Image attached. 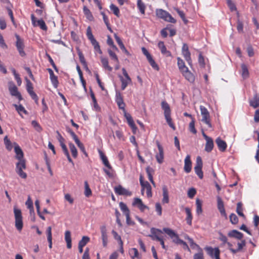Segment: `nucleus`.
Returning a JSON list of instances; mask_svg holds the SVG:
<instances>
[{"instance_id":"f257e3e1","label":"nucleus","mask_w":259,"mask_h":259,"mask_svg":"<svg viewBox=\"0 0 259 259\" xmlns=\"http://www.w3.org/2000/svg\"><path fill=\"white\" fill-rule=\"evenodd\" d=\"M161 108L164 110V117L167 124L173 130H175L176 126L171 118V110L169 105L166 101H163L161 102Z\"/></svg>"},{"instance_id":"f03ea898","label":"nucleus","mask_w":259,"mask_h":259,"mask_svg":"<svg viewBox=\"0 0 259 259\" xmlns=\"http://www.w3.org/2000/svg\"><path fill=\"white\" fill-rule=\"evenodd\" d=\"M116 102L120 110V113L123 114L126 119L127 123L130 125V114L126 112L125 107V104L123 102L122 98L120 94H117L116 95Z\"/></svg>"},{"instance_id":"7ed1b4c3","label":"nucleus","mask_w":259,"mask_h":259,"mask_svg":"<svg viewBox=\"0 0 259 259\" xmlns=\"http://www.w3.org/2000/svg\"><path fill=\"white\" fill-rule=\"evenodd\" d=\"M156 15L158 18L163 19L165 21L172 23H176V20L168 12L161 9L156 10Z\"/></svg>"},{"instance_id":"20e7f679","label":"nucleus","mask_w":259,"mask_h":259,"mask_svg":"<svg viewBox=\"0 0 259 259\" xmlns=\"http://www.w3.org/2000/svg\"><path fill=\"white\" fill-rule=\"evenodd\" d=\"M86 34L88 38L90 40L91 43L93 46L95 51L101 55L102 54V51L100 49L99 44L94 38L90 26L88 27Z\"/></svg>"},{"instance_id":"39448f33","label":"nucleus","mask_w":259,"mask_h":259,"mask_svg":"<svg viewBox=\"0 0 259 259\" xmlns=\"http://www.w3.org/2000/svg\"><path fill=\"white\" fill-rule=\"evenodd\" d=\"M14 213L15 227L19 231H21L23 227V218L21 210L20 209L14 207Z\"/></svg>"},{"instance_id":"423d86ee","label":"nucleus","mask_w":259,"mask_h":259,"mask_svg":"<svg viewBox=\"0 0 259 259\" xmlns=\"http://www.w3.org/2000/svg\"><path fill=\"white\" fill-rule=\"evenodd\" d=\"M26 168V160L25 159L22 160H18L16 165V171L17 174L22 179H25L27 178V175L26 172L23 171V169Z\"/></svg>"},{"instance_id":"0eeeda50","label":"nucleus","mask_w":259,"mask_h":259,"mask_svg":"<svg viewBox=\"0 0 259 259\" xmlns=\"http://www.w3.org/2000/svg\"><path fill=\"white\" fill-rule=\"evenodd\" d=\"M15 36L16 38L15 46L17 50L21 57H25L26 53L24 51L25 45L24 40L17 33L15 34Z\"/></svg>"},{"instance_id":"6e6552de","label":"nucleus","mask_w":259,"mask_h":259,"mask_svg":"<svg viewBox=\"0 0 259 259\" xmlns=\"http://www.w3.org/2000/svg\"><path fill=\"white\" fill-rule=\"evenodd\" d=\"M140 182L142 187L141 193L144 194V191L146 190V195L148 198H150L152 196V188L150 184L147 181H144L142 176H140Z\"/></svg>"},{"instance_id":"1a4fd4ad","label":"nucleus","mask_w":259,"mask_h":259,"mask_svg":"<svg viewBox=\"0 0 259 259\" xmlns=\"http://www.w3.org/2000/svg\"><path fill=\"white\" fill-rule=\"evenodd\" d=\"M200 110L202 115V121L207 124L209 127H211L212 125L210 122V117L208 110L206 108L202 105L200 106Z\"/></svg>"},{"instance_id":"9d476101","label":"nucleus","mask_w":259,"mask_h":259,"mask_svg":"<svg viewBox=\"0 0 259 259\" xmlns=\"http://www.w3.org/2000/svg\"><path fill=\"white\" fill-rule=\"evenodd\" d=\"M207 254L212 259L220 258V250L218 247L213 248L211 246H206L204 248Z\"/></svg>"},{"instance_id":"9b49d317","label":"nucleus","mask_w":259,"mask_h":259,"mask_svg":"<svg viewBox=\"0 0 259 259\" xmlns=\"http://www.w3.org/2000/svg\"><path fill=\"white\" fill-rule=\"evenodd\" d=\"M26 90L30 96L31 98L34 100L35 103L38 104V98L37 95L33 91V87L32 83L27 78H26Z\"/></svg>"},{"instance_id":"f8f14e48","label":"nucleus","mask_w":259,"mask_h":259,"mask_svg":"<svg viewBox=\"0 0 259 259\" xmlns=\"http://www.w3.org/2000/svg\"><path fill=\"white\" fill-rule=\"evenodd\" d=\"M202 166L203 163L201 157L197 156L196 158V165L194 167V170L200 179H202L203 178V173L202 170Z\"/></svg>"},{"instance_id":"ddd939ff","label":"nucleus","mask_w":259,"mask_h":259,"mask_svg":"<svg viewBox=\"0 0 259 259\" xmlns=\"http://www.w3.org/2000/svg\"><path fill=\"white\" fill-rule=\"evenodd\" d=\"M182 53L186 61L188 64L192 66V61L191 58V53L189 50L188 46L186 44H184L182 49Z\"/></svg>"},{"instance_id":"4468645a","label":"nucleus","mask_w":259,"mask_h":259,"mask_svg":"<svg viewBox=\"0 0 259 259\" xmlns=\"http://www.w3.org/2000/svg\"><path fill=\"white\" fill-rule=\"evenodd\" d=\"M31 20L33 26H39L41 29L45 31H47L48 30V27L42 19H39L36 21L34 15L33 14H31Z\"/></svg>"},{"instance_id":"2eb2a0df","label":"nucleus","mask_w":259,"mask_h":259,"mask_svg":"<svg viewBox=\"0 0 259 259\" xmlns=\"http://www.w3.org/2000/svg\"><path fill=\"white\" fill-rule=\"evenodd\" d=\"M202 136L206 141L205 150L207 152H210L214 147L213 140L211 138L207 136L203 131H202Z\"/></svg>"},{"instance_id":"dca6fc26","label":"nucleus","mask_w":259,"mask_h":259,"mask_svg":"<svg viewBox=\"0 0 259 259\" xmlns=\"http://www.w3.org/2000/svg\"><path fill=\"white\" fill-rule=\"evenodd\" d=\"M132 205L133 206L138 208L142 212L146 209H148V207L144 204L142 199L139 198H134Z\"/></svg>"},{"instance_id":"f3484780","label":"nucleus","mask_w":259,"mask_h":259,"mask_svg":"<svg viewBox=\"0 0 259 259\" xmlns=\"http://www.w3.org/2000/svg\"><path fill=\"white\" fill-rule=\"evenodd\" d=\"M151 234L149 235V237L153 240L158 241L162 237L160 236V234L162 233V231L158 229H155L152 228L151 229Z\"/></svg>"},{"instance_id":"a211bd4d","label":"nucleus","mask_w":259,"mask_h":259,"mask_svg":"<svg viewBox=\"0 0 259 259\" xmlns=\"http://www.w3.org/2000/svg\"><path fill=\"white\" fill-rule=\"evenodd\" d=\"M185 78L191 83H194L195 80V76L189 69L181 73Z\"/></svg>"},{"instance_id":"6ab92c4d","label":"nucleus","mask_w":259,"mask_h":259,"mask_svg":"<svg viewBox=\"0 0 259 259\" xmlns=\"http://www.w3.org/2000/svg\"><path fill=\"white\" fill-rule=\"evenodd\" d=\"M122 73L125 78H124L122 76H120V80L121 82V90H124L125 88L127 86V81L130 79V77L127 72L124 68L122 69Z\"/></svg>"},{"instance_id":"aec40b11","label":"nucleus","mask_w":259,"mask_h":259,"mask_svg":"<svg viewBox=\"0 0 259 259\" xmlns=\"http://www.w3.org/2000/svg\"><path fill=\"white\" fill-rule=\"evenodd\" d=\"M9 90L10 94L12 96H14L17 98L19 101H21L23 99L20 93L18 91V88L16 85H13V86L10 87Z\"/></svg>"},{"instance_id":"412c9836","label":"nucleus","mask_w":259,"mask_h":259,"mask_svg":"<svg viewBox=\"0 0 259 259\" xmlns=\"http://www.w3.org/2000/svg\"><path fill=\"white\" fill-rule=\"evenodd\" d=\"M157 147L158 149L159 152L157 153L155 155V157L156 160L158 163L159 164L162 163L163 162L164 159V152L162 147L160 145L159 143H157Z\"/></svg>"},{"instance_id":"4be33fe9","label":"nucleus","mask_w":259,"mask_h":259,"mask_svg":"<svg viewBox=\"0 0 259 259\" xmlns=\"http://www.w3.org/2000/svg\"><path fill=\"white\" fill-rule=\"evenodd\" d=\"M14 144L15 145L14 150L16 153V158L18 160L25 159L23 152L20 146L16 143H14Z\"/></svg>"},{"instance_id":"5701e85b","label":"nucleus","mask_w":259,"mask_h":259,"mask_svg":"<svg viewBox=\"0 0 259 259\" xmlns=\"http://www.w3.org/2000/svg\"><path fill=\"white\" fill-rule=\"evenodd\" d=\"M192 169V162L191 157L189 155H187L184 160V171L187 173H189Z\"/></svg>"},{"instance_id":"b1692460","label":"nucleus","mask_w":259,"mask_h":259,"mask_svg":"<svg viewBox=\"0 0 259 259\" xmlns=\"http://www.w3.org/2000/svg\"><path fill=\"white\" fill-rule=\"evenodd\" d=\"M158 47L163 55H164L167 57H170L171 56L170 52L167 50L163 41H160L158 43Z\"/></svg>"},{"instance_id":"393cba45","label":"nucleus","mask_w":259,"mask_h":259,"mask_svg":"<svg viewBox=\"0 0 259 259\" xmlns=\"http://www.w3.org/2000/svg\"><path fill=\"white\" fill-rule=\"evenodd\" d=\"M114 190L115 193L119 195L127 196L130 195V192L120 185L115 187Z\"/></svg>"},{"instance_id":"a878e982","label":"nucleus","mask_w":259,"mask_h":259,"mask_svg":"<svg viewBox=\"0 0 259 259\" xmlns=\"http://www.w3.org/2000/svg\"><path fill=\"white\" fill-rule=\"evenodd\" d=\"M218 208L221 214L227 218V214L226 213L225 209L224 207V202L221 197H218Z\"/></svg>"},{"instance_id":"bb28decb","label":"nucleus","mask_w":259,"mask_h":259,"mask_svg":"<svg viewBox=\"0 0 259 259\" xmlns=\"http://www.w3.org/2000/svg\"><path fill=\"white\" fill-rule=\"evenodd\" d=\"M215 143L218 146V149L222 152H224L226 150L227 144L226 142L222 140L221 138L218 137L215 140Z\"/></svg>"},{"instance_id":"cd10ccee","label":"nucleus","mask_w":259,"mask_h":259,"mask_svg":"<svg viewBox=\"0 0 259 259\" xmlns=\"http://www.w3.org/2000/svg\"><path fill=\"white\" fill-rule=\"evenodd\" d=\"M249 105L254 108L259 107V94H255L251 99L249 101Z\"/></svg>"},{"instance_id":"c85d7f7f","label":"nucleus","mask_w":259,"mask_h":259,"mask_svg":"<svg viewBox=\"0 0 259 259\" xmlns=\"http://www.w3.org/2000/svg\"><path fill=\"white\" fill-rule=\"evenodd\" d=\"M119 207L121 210L126 215V223L130 224L129 210L126 205L122 202H120Z\"/></svg>"},{"instance_id":"c756f323","label":"nucleus","mask_w":259,"mask_h":259,"mask_svg":"<svg viewBox=\"0 0 259 259\" xmlns=\"http://www.w3.org/2000/svg\"><path fill=\"white\" fill-rule=\"evenodd\" d=\"M101 233L102 235V239L103 241V245L104 247H106L107 245L108 242V236L107 235L106 226H102L100 227Z\"/></svg>"},{"instance_id":"7c9ffc66","label":"nucleus","mask_w":259,"mask_h":259,"mask_svg":"<svg viewBox=\"0 0 259 259\" xmlns=\"http://www.w3.org/2000/svg\"><path fill=\"white\" fill-rule=\"evenodd\" d=\"M146 173L147 174L148 178L149 180L152 183L153 186L154 187H155L156 184H155L154 181H153V175L154 173V169L152 167H151L150 166H148L146 169Z\"/></svg>"},{"instance_id":"2f4dec72","label":"nucleus","mask_w":259,"mask_h":259,"mask_svg":"<svg viewBox=\"0 0 259 259\" xmlns=\"http://www.w3.org/2000/svg\"><path fill=\"white\" fill-rule=\"evenodd\" d=\"M108 54H109L111 59L115 63V69L116 70H118L119 68V61H118L117 56H116L115 53H114L113 51H112L111 50H108Z\"/></svg>"},{"instance_id":"473e14b6","label":"nucleus","mask_w":259,"mask_h":259,"mask_svg":"<svg viewBox=\"0 0 259 259\" xmlns=\"http://www.w3.org/2000/svg\"><path fill=\"white\" fill-rule=\"evenodd\" d=\"M228 236L230 237H234L238 239H242L243 234L236 230H233L228 233Z\"/></svg>"},{"instance_id":"72a5a7b5","label":"nucleus","mask_w":259,"mask_h":259,"mask_svg":"<svg viewBox=\"0 0 259 259\" xmlns=\"http://www.w3.org/2000/svg\"><path fill=\"white\" fill-rule=\"evenodd\" d=\"M185 210L187 215L186 221L188 225L189 226L192 225V222L193 219V215L191 212V210L189 207H186Z\"/></svg>"},{"instance_id":"f704fd0d","label":"nucleus","mask_w":259,"mask_h":259,"mask_svg":"<svg viewBox=\"0 0 259 259\" xmlns=\"http://www.w3.org/2000/svg\"><path fill=\"white\" fill-rule=\"evenodd\" d=\"M162 196L163 198L162 200V202L163 204L168 203L169 202V196H168V192L166 186H163L162 187Z\"/></svg>"},{"instance_id":"c9c22d12","label":"nucleus","mask_w":259,"mask_h":259,"mask_svg":"<svg viewBox=\"0 0 259 259\" xmlns=\"http://www.w3.org/2000/svg\"><path fill=\"white\" fill-rule=\"evenodd\" d=\"M163 231L172 239L175 238V240H178V239H179V238L178 235L176 234L175 232V231L171 230V229L168 228H164L163 229Z\"/></svg>"},{"instance_id":"e433bc0d","label":"nucleus","mask_w":259,"mask_h":259,"mask_svg":"<svg viewBox=\"0 0 259 259\" xmlns=\"http://www.w3.org/2000/svg\"><path fill=\"white\" fill-rule=\"evenodd\" d=\"M65 240L67 243V247L69 249L71 248L72 247L71 237V232L69 230L66 231L65 232Z\"/></svg>"},{"instance_id":"4c0bfd02","label":"nucleus","mask_w":259,"mask_h":259,"mask_svg":"<svg viewBox=\"0 0 259 259\" xmlns=\"http://www.w3.org/2000/svg\"><path fill=\"white\" fill-rule=\"evenodd\" d=\"M100 60L103 67L105 69L109 71H111L112 70V67L109 65L108 60L107 58L101 56L100 57Z\"/></svg>"},{"instance_id":"58836bf2","label":"nucleus","mask_w":259,"mask_h":259,"mask_svg":"<svg viewBox=\"0 0 259 259\" xmlns=\"http://www.w3.org/2000/svg\"><path fill=\"white\" fill-rule=\"evenodd\" d=\"M177 64L180 72L182 73L185 70H187L188 68L185 65L184 61L180 58H177Z\"/></svg>"},{"instance_id":"ea45409f","label":"nucleus","mask_w":259,"mask_h":259,"mask_svg":"<svg viewBox=\"0 0 259 259\" xmlns=\"http://www.w3.org/2000/svg\"><path fill=\"white\" fill-rule=\"evenodd\" d=\"M137 8L141 14L145 15L146 7L142 0H137Z\"/></svg>"},{"instance_id":"a19ab883","label":"nucleus","mask_w":259,"mask_h":259,"mask_svg":"<svg viewBox=\"0 0 259 259\" xmlns=\"http://www.w3.org/2000/svg\"><path fill=\"white\" fill-rule=\"evenodd\" d=\"M238 247L235 250H232V253L235 254L238 252L241 251L244 246L246 245V241L245 240H242L240 242L237 244Z\"/></svg>"},{"instance_id":"79ce46f5","label":"nucleus","mask_w":259,"mask_h":259,"mask_svg":"<svg viewBox=\"0 0 259 259\" xmlns=\"http://www.w3.org/2000/svg\"><path fill=\"white\" fill-rule=\"evenodd\" d=\"M131 142L136 147V151H137V156L139 159V160L142 162V163H144L145 162V160L144 159H143V158L141 156V155L140 154V152H139V150L138 149V144L136 142V140H135V138L134 136H132V139H131Z\"/></svg>"},{"instance_id":"37998d69","label":"nucleus","mask_w":259,"mask_h":259,"mask_svg":"<svg viewBox=\"0 0 259 259\" xmlns=\"http://www.w3.org/2000/svg\"><path fill=\"white\" fill-rule=\"evenodd\" d=\"M47 235V239L49 242V247L51 249L52 248V228L49 226L47 228L46 231Z\"/></svg>"},{"instance_id":"c03bdc74","label":"nucleus","mask_w":259,"mask_h":259,"mask_svg":"<svg viewBox=\"0 0 259 259\" xmlns=\"http://www.w3.org/2000/svg\"><path fill=\"white\" fill-rule=\"evenodd\" d=\"M83 13L85 15L86 18L90 21L94 20V17L90 11V10L86 7L84 6L83 8Z\"/></svg>"},{"instance_id":"a18cd8bd","label":"nucleus","mask_w":259,"mask_h":259,"mask_svg":"<svg viewBox=\"0 0 259 259\" xmlns=\"http://www.w3.org/2000/svg\"><path fill=\"white\" fill-rule=\"evenodd\" d=\"M173 241L177 244L182 245L183 248L184 249L187 250L188 251L190 250V249L188 244L186 243V242H185L182 239H180V238H179V239H178V240H173Z\"/></svg>"},{"instance_id":"49530a36","label":"nucleus","mask_w":259,"mask_h":259,"mask_svg":"<svg viewBox=\"0 0 259 259\" xmlns=\"http://www.w3.org/2000/svg\"><path fill=\"white\" fill-rule=\"evenodd\" d=\"M184 238L189 241L190 245L192 248H195L197 247V248H199L200 249H201L199 247V245L194 242L193 239L189 237V236L187 234H185L184 235Z\"/></svg>"},{"instance_id":"de8ad7c7","label":"nucleus","mask_w":259,"mask_h":259,"mask_svg":"<svg viewBox=\"0 0 259 259\" xmlns=\"http://www.w3.org/2000/svg\"><path fill=\"white\" fill-rule=\"evenodd\" d=\"M112 234L114 236V238L118 241V243H119V245H120V251L122 253H123V248H122V244H123V243H122V241L121 240L120 236L117 233V232H116L114 230L112 231Z\"/></svg>"},{"instance_id":"09e8293b","label":"nucleus","mask_w":259,"mask_h":259,"mask_svg":"<svg viewBox=\"0 0 259 259\" xmlns=\"http://www.w3.org/2000/svg\"><path fill=\"white\" fill-rule=\"evenodd\" d=\"M242 206L243 204L241 202H238L237 204L236 212L239 216L245 218V215L243 212V209Z\"/></svg>"},{"instance_id":"8fccbe9b","label":"nucleus","mask_w":259,"mask_h":259,"mask_svg":"<svg viewBox=\"0 0 259 259\" xmlns=\"http://www.w3.org/2000/svg\"><path fill=\"white\" fill-rule=\"evenodd\" d=\"M4 144L5 145L6 149L8 151H11L13 148V145L11 141L8 139L7 136H5L4 139Z\"/></svg>"},{"instance_id":"3c124183","label":"nucleus","mask_w":259,"mask_h":259,"mask_svg":"<svg viewBox=\"0 0 259 259\" xmlns=\"http://www.w3.org/2000/svg\"><path fill=\"white\" fill-rule=\"evenodd\" d=\"M242 76L243 78H246L249 76V72L247 66L242 64L241 65Z\"/></svg>"},{"instance_id":"603ef678","label":"nucleus","mask_w":259,"mask_h":259,"mask_svg":"<svg viewBox=\"0 0 259 259\" xmlns=\"http://www.w3.org/2000/svg\"><path fill=\"white\" fill-rule=\"evenodd\" d=\"M69 147L70 150V151L71 152L72 155L74 158H76L78 155L77 150L74 146V145L72 143H70L69 144Z\"/></svg>"},{"instance_id":"864d4df0","label":"nucleus","mask_w":259,"mask_h":259,"mask_svg":"<svg viewBox=\"0 0 259 259\" xmlns=\"http://www.w3.org/2000/svg\"><path fill=\"white\" fill-rule=\"evenodd\" d=\"M92 194L91 189L87 181L84 182V195L86 197H89Z\"/></svg>"},{"instance_id":"5fc2aeb1","label":"nucleus","mask_w":259,"mask_h":259,"mask_svg":"<svg viewBox=\"0 0 259 259\" xmlns=\"http://www.w3.org/2000/svg\"><path fill=\"white\" fill-rule=\"evenodd\" d=\"M147 60L151 67L155 70L158 71L159 70V67L157 63L155 62L154 60L153 59L152 56H151L150 58L147 59Z\"/></svg>"},{"instance_id":"6e6d98bb","label":"nucleus","mask_w":259,"mask_h":259,"mask_svg":"<svg viewBox=\"0 0 259 259\" xmlns=\"http://www.w3.org/2000/svg\"><path fill=\"white\" fill-rule=\"evenodd\" d=\"M101 157L103 163L109 169H111V166L110 165L107 157L103 154V153L100 152Z\"/></svg>"},{"instance_id":"4d7b16f0","label":"nucleus","mask_w":259,"mask_h":259,"mask_svg":"<svg viewBox=\"0 0 259 259\" xmlns=\"http://www.w3.org/2000/svg\"><path fill=\"white\" fill-rule=\"evenodd\" d=\"M51 82L55 88H57L59 84V81L58 80V77L55 74L53 76H50Z\"/></svg>"},{"instance_id":"13d9d810","label":"nucleus","mask_w":259,"mask_h":259,"mask_svg":"<svg viewBox=\"0 0 259 259\" xmlns=\"http://www.w3.org/2000/svg\"><path fill=\"white\" fill-rule=\"evenodd\" d=\"M110 10L113 12V14L117 17L119 16V10L118 8L115 5L112 4L110 6Z\"/></svg>"},{"instance_id":"bf43d9fd","label":"nucleus","mask_w":259,"mask_h":259,"mask_svg":"<svg viewBox=\"0 0 259 259\" xmlns=\"http://www.w3.org/2000/svg\"><path fill=\"white\" fill-rule=\"evenodd\" d=\"M31 124L37 132H41L42 131V128L41 126L36 121L32 120L31 122Z\"/></svg>"},{"instance_id":"052dcab7","label":"nucleus","mask_w":259,"mask_h":259,"mask_svg":"<svg viewBox=\"0 0 259 259\" xmlns=\"http://www.w3.org/2000/svg\"><path fill=\"white\" fill-rule=\"evenodd\" d=\"M196 212L198 214H200L202 212L201 201L197 199L196 201Z\"/></svg>"},{"instance_id":"680f3d73","label":"nucleus","mask_w":259,"mask_h":259,"mask_svg":"<svg viewBox=\"0 0 259 259\" xmlns=\"http://www.w3.org/2000/svg\"><path fill=\"white\" fill-rule=\"evenodd\" d=\"M189 131L194 134L197 133V131L195 128V119H192V120L190 122L189 125Z\"/></svg>"},{"instance_id":"e2e57ef3","label":"nucleus","mask_w":259,"mask_h":259,"mask_svg":"<svg viewBox=\"0 0 259 259\" xmlns=\"http://www.w3.org/2000/svg\"><path fill=\"white\" fill-rule=\"evenodd\" d=\"M95 76L99 86L102 91H104L105 88L104 87L103 83L101 82L100 79L99 75L97 72H95Z\"/></svg>"},{"instance_id":"0e129e2a","label":"nucleus","mask_w":259,"mask_h":259,"mask_svg":"<svg viewBox=\"0 0 259 259\" xmlns=\"http://www.w3.org/2000/svg\"><path fill=\"white\" fill-rule=\"evenodd\" d=\"M90 241V238L88 236H83L81 240L79 241L78 245L84 247Z\"/></svg>"},{"instance_id":"69168bd1","label":"nucleus","mask_w":259,"mask_h":259,"mask_svg":"<svg viewBox=\"0 0 259 259\" xmlns=\"http://www.w3.org/2000/svg\"><path fill=\"white\" fill-rule=\"evenodd\" d=\"M230 220L232 224H237L238 222V218L235 213H231L230 215Z\"/></svg>"},{"instance_id":"338daca9","label":"nucleus","mask_w":259,"mask_h":259,"mask_svg":"<svg viewBox=\"0 0 259 259\" xmlns=\"http://www.w3.org/2000/svg\"><path fill=\"white\" fill-rule=\"evenodd\" d=\"M176 11L177 12V13L179 14L180 17L183 20V21L185 22V23H187L188 21L186 19L185 14L184 12L183 11H181L179 9H176Z\"/></svg>"},{"instance_id":"774afa93","label":"nucleus","mask_w":259,"mask_h":259,"mask_svg":"<svg viewBox=\"0 0 259 259\" xmlns=\"http://www.w3.org/2000/svg\"><path fill=\"white\" fill-rule=\"evenodd\" d=\"M193 259H204L203 256V253L201 249H200V251L199 252L195 253L194 255Z\"/></svg>"}]
</instances>
